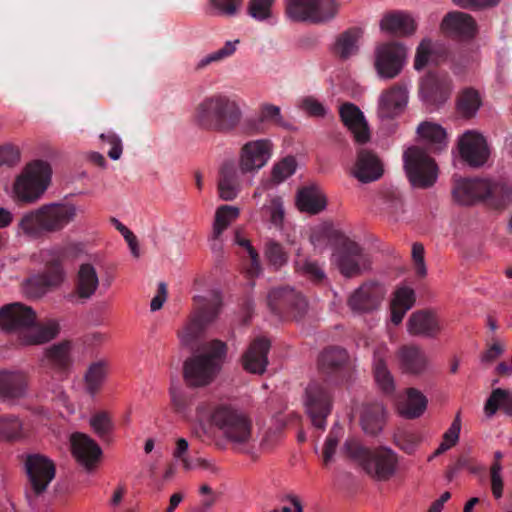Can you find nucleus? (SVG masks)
<instances>
[{
  "instance_id": "nucleus-1",
  "label": "nucleus",
  "mask_w": 512,
  "mask_h": 512,
  "mask_svg": "<svg viewBox=\"0 0 512 512\" xmlns=\"http://www.w3.org/2000/svg\"><path fill=\"white\" fill-rule=\"evenodd\" d=\"M0 329L19 333L24 344L38 345L54 339L60 327L55 320L38 323L36 312L30 306L14 302L0 309Z\"/></svg>"
},
{
  "instance_id": "nucleus-2",
  "label": "nucleus",
  "mask_w": 512,
  "mask_h": 512,
  "mask_svg": "<svg viewBox=\"0 0 512 512\" xmlns=\"http://www.w3.org/2000/svg\"><path fill=\"white\" fill-rule=\"evenodd\" d=\"M78 213L76 205L70 202H53L25 213L19 223V232L39 239L45 235L62 231L72 223Z\"/></svg>"
},
{
  "instance_id": "nucleus-3",
  "label": "nucleus",
  "mask_w": 512,
  "mask_h": 512,
  "mask_svg": "<svg viewBox=\"0 0 512 512\" xmlns=\"http://www.w3.org/2000/svg\"><path fill=\"white\" fill-rule=\"evenodd\" d=\"M242 112L237 102L224 94L205 97L195 108L193 121L200 129L230 132L240 123Z\"/></svg>"
},
{
  "instance_id": "nucleus-4",
  "label": "nucleus",
  "mask_w": 512,
  "mask_h": 512,
  "mask_svg": "<svg viewBox=\"0 0 512 512\" xmlns=\"http://www.w3.org/2000/svg\"><path fill=\"white\" fill-rule=\"evenodd\" d=\"M227 355V345L221 340L204 343L183 365V376L192 387L210 384L219 371Z\"/></svg>"
},
{
  "instance_id": "nucleus-5",
  "label": "nucleus",
  "mask_w": 512,
  "mask_h": 512,
  "mask_svg": "<svg viewBox=\"0 0 512 512\" xmlns=\"http://www.w3.org/2000/svg\"><path fill=\"white\" fill-rule=\"evenodd\" d=\"M193 301L195 310L184 328L178 332V336L184 346L196 351L198 340L220 313L222 298L219 292L212 291L208 297L195 296Z\"/></svg>"
},
{
  "instance_id": "nucleus-6",
  "label": "nucleus",
  "mask_w": 512,
  "mask_h": 512,
  "mask_svg": "<svg viewBox=\"0 0 512 512\" xmlns=\"http://www.w3.org/2000/svg\"><path fill=\"white\" fill-rule=\"evenodd\" d=\"M51 176L50 165L42 160L29 163L16 178L14 193L21 202L37 201L48 187Z\"/></svg>"
},
{
  "instance_id": "nucleus-7",
  "label": "nucleus",
  "mask_w": 512,
  "mask_h": 512,
  "mask_svg": "<svg viewBox=\"0 0 512 512\" xmlns=\"http://www.w3.org/2000/svg\"><path fill=\"white\" fill-rule=\"evenodd\" d=\"M332 261L346 278L357 277L371 266L369 254L365 249L357 242L342 235L338 238Z\"/></svg>"
},
{
  "instance_id": "nucleus-8",
  "label": "nucleus",
  "mask_w": 512,
  "mask_h": 512,
  "mask_svg": "<svg viewBox=\"0 0 512 512\" xmlns=\"http://www.w3.org/2000/svg\"><path fill=\"white\" fill-rule=\"evenodd\" d=\"M286 15L295 22L324 24L338 13L335 0H285Z\"/></svg>"
},
{
  "instance_id": "nucleus-9",
  "label": "nucleus",
  "mask_w": 512,
  "mask_h": 512,
  "mask_svg": "<svg viewBox=\"0 0 512 512\" xmlns=\"http://www.w3.org/2000/svg\"><path fill=\"white\" fill-rule=\"evenodd\" d=\"M404 169L414 187H431L437 179V165L423 148L409 147L403 154Z\"/></svg>"
},
{
  "instance_id": "nucleus-10",
  "label": "nucleus",
  "mask_w": 512,
  "mask_h": 512,
  "mask_svg": "<svg viewBox=\"0 0 512 512\" xmlns=\"http://www.w3.org/2000/svg\"><path fill=\"white\" fill-rule=\"evenodd\" d=\"M267 306L271 313L282 319H299L307 310L304 296L290 286H280L269 291Z\"/></svg>"
},
{
  "instance_id": "nucleus-11",
  "label": "nucleus",
  "mask_w": 512,
  "mask_h": 512,
  "mask_svg": "<svg viewBox=\"0 0 512 512\" xmlns=\"http://www.w3.org/2000/svg\"><path fill=\"white\" fill-rule=\"evenodd\" d=\"M206 420L207 427L206 424L200 422L203 433H210L214 427L234 448H243L252 439L250 418H206Z\"/></svg>"
},
{
  "instance_id": "nucleus-12",
  "label": "nucleus",
  "mask_w": 512,
  "mask_h": 512,
  "mask_svg": "<svg viewBox=\"0 0 512 512\" xmlns=\"http://www.w3.org/2000/svg\"><path fill=\"white\" fill-rule=\"evenodd\" d=\"M375 68L383 79H393L402 71L407 56L406 47L397 41L381 43L376 48Z\"/></svg>"
},
{
  "instance_id": "nucleus-13",
  "label": "nucleus",
  "mask_w": 512,
  "mask_h": 512,
  "mask_svg": "<svg viewBox=\"0 0 512 512\" xmlns=\"http://www.w3.org/2000/svg\"><path fill=\"white\" fill-rule=\"evenodd\" d=\"M318 367L325 380L333 384L343 383L351 375L347 351L336 346L323 350L318 358Z\"/></svg>"
},
{
  "instance_id": "nucleus-14",
  "label": "nucleus",
  "mask_w": 512,
  "mask_h": 512,
  "mask_svg": "<svg viewBox=\"0 0 512 512\" xmlns=\"http://www.w3.org/2000/svg\"><path fill=\"white\" fill-rule=\"evenodd\" d=\"M452 79L446 73L428 72L419 83V96L427 107L438 108L450 97Z\"/></svg>"
},
{
  "instance_id": "nucleus-15",
  "label": "nucleus",
  "mask_w": 512,
  "mask_h": 512,
  "mask_svg": "<svg viewBox=\"0 0 512 512\" xmlns=\"http://www.w3.org/2000/svg\"><path fill=\"white\" fill-rule=\"evenodd\" d=\"M24 466L33 493L42 495L55 477L54 462L42 454H31L26 457Z\"/></svg>"
},
{
  "instance_id": "nucleus-16",
  "label": "nucleus",
  "mask_w": 512,
  "mask_h": 512,
  "mask_svg": "<svg viewBox=\"0 0 512 512\" xmlns=\"http://www.w3.org/2000/svg\"><path fill=\"white\" fill-rule=\"evenodd\" d=\"M386 295V288L377 281H365L348 297L349 308L356 313L377 310Z\"/></svg>"
},
{
  "instance_id": "nucleus-17",
  "label": "nucleus",
  "mask_w": 512,
  "mask_h": 512,
  "mask_svg": "<svg viewBox=\"0 0 512 512\" xmlns=\"http://www.w3.org/2000/svg\"><path fill=\"white\" fill-rule=\"evenodd\" d=\"M272 156V143L267 139L249 141L240 151L241 172L253 173L264 167Z\"/></svg>"
},
{
  "instance_id": "nucleus-18",
  "label": "nucleus",
  "mask_w": 512,
  "mask_h": 512,
  "mask_svg": "<svg viewBox=\"0 0 512 512\" xmlns=\"http://www.w3.org/2000/svg\"><path fill=\"white\" fill-rule=\"evenodd\" d=\"M397 467V454L390 448L378 447L372 451L364 470L377 481H388L396 474Z\"/></svg>"
},
{
  "instance_id": "nucleus-19",
  "label": "nucleus",
  "mask_w": 512,
  "mask_h": 512,
  "mask_svg": "<svg viewBox=\"0 0 512 512\" xmlns=\"http://www.w3.org/2000/svg\"><path fill=\"white\" fill-rule=\"evenodd\" d=\"M63 256L59 253L52 254L46 259L45 271L28 281V286L33 289L31 293L35 297L44 295L50 288L60 285L64 280V270L62 266Z\"/></svg>"
},
{
  "instance_id": "nucleus-20",
  "label": "nucleus",
  "mask_w": 512,
  "mask_h": 512,
  "mask_svg": "<svg viewBox=\"0 0 512 512\" xmlns=\"http://www.w3.org/2000/svg\"><path fill=\"white\" fill-rule=\"evenodd\" d=\"M71 454L87 471H92L100 461L102 450L88 435L73 433L70 437Z\"/></svg>"
},
{
  "instance_id": "nucleus-21",
  "label": "nucleus",
  "mask_w": 512,
  "mask_h": 512,
  "mask_svg": "<svg viewBox=\"0 0 512 512\" xmlns=\"http://www.w3.org/2000/svg\"><path fill=\"white\" fill-rule=\"evenodd\" d=\"M459 153L471 167L484 165L489 157L485 138L476 132L467 131L459 139Z\"/></svg>"
},
{
  "instance_id": "nucleus-22",
  "label": "nucleus",
  "mask_w": 512,
  "mask_h": 512,
  "mask_svg": "<svg viewBox=\"0 0 512 512\" xmlns=\"http://www.w3.org/2000/svg\"><path fill=\"white\" fill-rule=\"evenodd\" d=\"M443 326L437 313L430 309L414 311L407 321V331L412 336L437 338Z\"/></svg>"
},
{
  "instance_id": "nucleus-23",
  "label": "nucleus",
  "mask_w": 512,
  "mask_h": 512,
  "mask_svg": "<svg viewBox=\"0 0 512 512\" xmlns=\"http://www.w3.org/2000/svg\"><path fill=\"white\" fill-rule=\"evenodd\" d=\"M71 348L70 341L51 345L45 350L41 360L42 366L53 371L59 379H64L68 376L73 364Z\"/></svg>"
},
{
  "instance_id": "nucleus-24",
  "label": "nucleus",
  "mask_w": 512,
  "mask_h": 512,
  "mask_svg": "<svg viewBox=\"0 0 512 512\" xmlns=\"http://www.w3.org/2000/svg\"><path fill=\"white\" fill-rule=\"evenodd\" d=\"M440 27L448 37L460 40L472 39L477 32L474 18L461 11L448 12L442 19Z\"/></svg>"
},
{
  "instance_id": "nucleus-25",
  "label": "nucleus",
  "mask_w": 512,
  "mask_h": 512,
  "mask_svg": "<svg viewBox=\"0 0 512 512\" xmlns=\"http://www.w3.org/2000/svg\"><path fill=\"white\" fill-rule=\"evenodd\" d=\"M408 102L405 86L395 84L383 91L378 100L377 115L381 119H393L401 114Z\"/></svg>"
},
{
  "instance_id": "nucleus-26",
  "label": "nucleus",
  "mask_w": 512,
  "mask_h": 512,
  "mask_svg": "<svg viewBox=\"0 0 512 512\" xmlns=\"http://www.w3.org/2000/svg\"><path fill=\"white\" fill-rule=\"evenodd\" d=\"M270 341L264 337L254 339L242 356L243 368L253 374H263L268 365Z\"/></svg>"
},
{
  "instance_id": "nucleus-27",
  "label": "nucleus",
  "mask_w": 512,
  "mask_h": 512,
  "mask_svg": "<svg viewBox=\"0 0 512 512\" xmlns=\"http://www.w3.org/2000/svg\"><path fill=\"white\" fill-rule=\"evenodd\" d=\"M488 191V180L460 179L453 187V198L461 205H473L483 201L484 193Z\"/></svg>"
},
{
  "instance_id": "nucleus-28",
  "label": "nucleus",
  "mask_w": 512,
  "mask_h": 512,
  "mask_svg": "<svg viewBox=\"0 0 512 512\" xmlns=\"http://www.w3.org/2000/svg\"><path fill=\"white\" fill-rule=\"evenodd\" d=\"M352 174L362 183L373 182L382 176L383 166L375 153L360 149Z\"/></svg>"
},
{
  "instance_id": "nucleus-29",
  "label": "nucleus",
  "mask_w": 512,
  "mask_h": 512,
  "mask_svg": "<svg viewBox=\"0 0 512 512\" xmlns=\"http://www.w3.org/2000/svg\"><path fill=\"white\" fill-rule=\"evenodd\" d=\"M362 37L363 29L360 27L354 26L344 30L336 36L331 47L332 54L341 61L350 59L358 54Z\"/></svg>"
},
{
  "instance_id": "nucleus-30",
  "label": "nucleus",
  "mask_w": 512,
  "mask_h": 512,
  "mask_svg": "<svg viewBox=\"0 0 512 512\" xmlns=\"http://www.w3.org/2000/svg\"><path fill=\"white\" fill-rule=\"evenodd\" d=\"M447 47L440 42H433L429 38L423 39L416 49L414 68L417 71L424 69L429 63L440 65L448 58Z\"/></svg>"
},
{
  "instance_id": "nucleus-31",
  "label": "nucleus",
  "mask_w": 512,
  "mask_h": 512,
  "mask_svg": "<svg viewBox=\"0 0 512 512\" xmlns=\"http://www.w3.org/2000/svg\"><path fill=\"white\" fill-rule=\"evenodd\" d=\"M339 114L343 124L353 133L356 142L366 143L370 138L369 129L361 110L352 103L340 106Z\"/></svg>"
},
{
  "instance_id": "nucleus-32",
  "label": "nucleus",
  "mask_w": 512,
  "mask_h": 512,
  "mask_svg": "<svg viewBox=\"0 0 512 512\" xmlns=\"http://www.w3.org/2000/svg\"><path fill=\"white\" fill-rule=\"evenodd\" d=\"M27 375L22 371H0V395L4 401H14L26 395Z\"/></svg>"
},
{
  "instance_id": "nucleus-33",
  "label": "nucleus",
  "mask_w": 512,
  "mask_h": 512,
  "mask_svg": "<svg viewBox=\"0 0 512 512\" xmlns=\"http://www.w3.org/2000/svg\"><path fill=\"white\" fill-rule=\"evenodd\" d=\"M99 286V278L95 267L90 263L81 264L74 283V292L71 297H76L85 302L90 299Z\"/></svg>"
},
{
  "instance_id": "nucleus-34",
  "label": "nucleus",
  "mask_w": 512,
  "mask_h": 512,
  "mask_svg": "<svg viewBox=\"0 0 512 512\" xmlns=\"http://www.w3.org/2000/svg\"><path fill=\"white\" fill-rule=\"evenodd\" d=\"M389 350L386 345H378L373 351V374L378 387L386 394L393 393L394 379L387 366Z\"/></svg>"
},
{
  "instance_id": "nucleus-35",
  "label": "nucleus",
  "mask_w": 512,
  "mask_h": 512,
  "mask_svg": "<svg viewBox=\"0 0 512 512\" xmlns=\"http://www.w3.org/2000/svg\"><path fill=\"white\" fill-rule=\"evenodd\" d=\"M398 359L401 369L405 373L419 375L428 366V358L424 350L414 344L403 345L398 350Z\"/></svg>"
},
{
  "instance_id": "nucleus-36",
  "label": "nucleus",
  "mask_w": 512,
  "mask_h": 512,
  "mask_svg": "<svg viewBox=\"0 0 512 512\" xmlns=\"http://www.w3.org/2000/svg\"><path fill=\"white\" fill-rule=\"evenodd\" d=\"M305 405L308 416H328L332 408L331 396L320 385L310 384L306 388Z\"/></svg>"
},
{
  "instance_id": "nucleus-37",
  "label": "nucleus",
  "mask_w": 512,
  "mask_h": 512,
  "mask_svg": "<svg viewBox=\"0 0 512 512\" xmlns=\"http://www.w3.org/2000/svg\"><path fill=\"white\" fill-rule=\"evenodd\" d=\"M417 133L425 149L430 153H438L447 147L446 131L438 124L425 121L417 128Z\"/></svg>"
},
{
  "instance_id": "nucleus-38",
  "label": "nucleus",
  "mask_w": 512,
  "mask_h": 512,
  "mask_svg": "<svg viewBox=\"0 0 512 512\" xmlns=\"http://www.w3.org/2000/svg\"><path fill=\"white\" fill-rule=\"evenodd\" d=\"M218 191L221 199L234 200L240 191V174L231 162L222 165L218 179Z\"/></svg>"
},
{
  "instance_id": "nucleus-39",
  "label": "nucleus",
  "mask_w": 512,
  "mask_h": 512,
  "mask_svg": "<svg viewBox=\"0 0 512 512\" xmlns=\"http://www.w3.org/2000/svg\"><path fill=\"white\" fill-rule=\"evenodd\" d=\"M326 204V198L317 186L302 187L297 192L296 205L301 212L315 215L324 210Z\"/></svg>"
},
{
  "instance_id": "nucleus-40",
  "label": "nucleus",
  "mask_w": 512,
  "mask_h": 512,
  "mask_svg": "<svg viewBox=\"0 0 512 512\" xmlns=\"http://www.w3.org/2000/svg\"><path fill=\"white\" fill-rule=\"evenodd\" d=\"M382 31L397 36H408L415 32L416 24L411 16L403 12H392L385 15L381 22Z\"/></svg>"
},
{
  "instance_id": "nucleus-41",
  "label": "nucleus",
  "mask_w": 512,
  "mask_h": 512,
  "mask_svg": "<svg viewBox=\"0 0 512 512\" xmlns=\"http://www.w3.org/2000/svg\"><path fill=\"white\" fill-rule=\"evenodd\" d=\"M512 189L504 183L488 181V191L484 193L483 201L495 209L504 208L510 201Z\"/></svg>"
},
{
  "instance_id": "nucleus-42",
  "label": "nucleus",
  "mask_w": 512,
  "mask_h": 512,
  "mask_svg": "<svg viewBox=\"0 0 512 512\" xmlns=\"http://www.w3.org/2000/svg\"><path fill=\"white\" fill-rule=\"evenodd\" d=\"M484 408L489 415H493L501 409L506 414L512 416V390L494 389L487 399Z\"/></svg>"
},
{
  "instance_id": "nucleus-43",
  "label": "nucleus",
  "mask_w": 512,
  "mask_h": 512,
  "mask_svg": "<svg viewBox=\"0 0 512 512\" xmlns=\"http://www.w3.org/2000/svg\"><path fill=\"white\" fill-rule=\"evenodd\" d=\"M480 105V95L473 88H465L458 96L457 108L464 117L474 116Z\"/></svg>"
},
{
  "instance_id": "nucleus-44",
  "label": "nucleus",
  "mask_w": 512,
  "mask_h": 512,
  "mask_svg": "<svg viewBox=\"0 0 512 512\" xmlns=\"http://www.w3.org/2000/svg\"><path fill=\"white\" fill-rule=\"evenodd\" d=\"M106 373H107L106 363L103 361H98V362L92 363L89 366V368L85 374V386H86V391L90 395L93 396L99 391V389L105 379Z\"/></svg>"
},
{
  "instance_id": "nucleus-45",
  "label": "nucleus",
  "mask_w": 512,
  "mask_h": 512,
  "mask_svg": "<svg viewBox=\"0 0 512 512\" xmlns=\"http://www.w3.org/2000/svg\"><path fill=\"white\" fill-rule=\"evenodd\" d=\"M239 40L227 41L220 49L204 56L195 66L197 71L204 69L210 64L219 63L231 57L237 50Z\"/></svg>"
},
{
  "instance_id": "nucleus-46",
  "label": "nucleus",
  "mask_w": 512,
  "mask_h": 512,
  "mask_svg": "<svg viewBox=\"0 0 512 512\" xmlns=\"http://www.w3.org/2000/svg\"><path fill=\"white\" fill-rule=\"evenodd\" d=\"M239 216V209L234 206L222 205L216 210L213 235L217 239L229 224Z\"/></svg>"
},
{
  "instance_id": "nucleus-47",
  "label": "nucleus",
  "mask_w": 512,
  "mask_h": 512,
  "mask_svg": "<svg viewBox=\"0 0 512 512\" xmlns=\"http://www.w3.org/2000/svg\"><path fill=\"white\" fill-rule=\"evenodd\" d=\"M373 450L364 447L356 440H347L342 448V452L346 458L357 462L363 469L369 460Z\"/></svg>"
},
{
  "instance_id": "nucleus-48",
  "label": "nucleus",
  "mask_w": 512,
  "mask_h": 512,
  "mask_svg": "<svg viewBox=\"0 0 512 512\" xmlns=\"http://www.w3.org/2000/svg\"><path fill=\"white\" fill-rule=\"evenodd\" d=\"M27 433L20 418H0V438L14 440L26 436Z\"/></svg>"
},
{
  "instance_id": "nucleus-49",
  "label": "nucleus",
  "mask_w": 512,
  "mask_h": 512,
  "mask_svg": "<svg viewBox=\"0 0 512 512\" xmlns=\"http://www.w3.org/2000/svg\"><path fill=\"white\" fill-rule=\"evenodd\" d=\"M426 396L416 388L407 390L406 412L402 416H421L427 408Z\"/></svg>"
},
{
  "instance_id": "nucleus-50",
  "label": "nucleus",
  "mask_w": 512,
  "mask_h": 512,
  "mask_svg": "<svg viewBox=\"0 0 512 512\" xmlns=\"http://www.w3.org/2000/svg\"><path fill=\"white\" fill-rule=\"evenodd\" d=\"M295 270L317 284L322 283L326 279V274L322 266L313 260L304 259L295 261Z\"/></svg>"
},
{
  "instance_id": "nucleus-51",
  "label": "nucleus",
  "mask_w": 512,
  "mask_h": 512,
  "mask_svg": "<svg viewBox=\"0 0 512 512\" xmlns=\"http://www.w3.org/2000/svg\"><path fill=\"white\" fill-rule=\"evenodd\" d=\"M287 426L284 418H272L260 443L262 448L273 447L282 437Z\"/></svg>"
},
{
  "instance_id": "nucleus-52",
  "label": "nucleus",
  "mask_w": 512,
  "mask_h": 512,
  "mask_svg": "<svg viewBox=\"0 0 512 512\" xmlns=\"http://www.w3.org/2000/svg\"><path fill=\"white\" fill-rule=\"evenodd\" d=\"M297 163L294 157L288 156L274 164L271 171V182L280 184L296 171Z\"/></svg>"
},
{
  "instance_id": "nucleus-53",
  "label": "nucleus",
  "mask_w": 512,
  "mask_h": 512,
  "mask_svg": "<svg viewBox=\"0 0 512 512\" xmlns=\"http://www.w3.org/2000/svg\"><path fill=\"white\" fill-rule=\"evenodd\" d=\"M199 414H205V416H243L239 414L237 410L227 402L222 403H202L197 407Z\"/></svg>"
},
{
  "instance_id": "nucleus-54",
  "label": "nucleus",
  "mask_w": 512,
  "mask_h": 512,
  "mask_svg": "<svg viewBox=\"0 0 512 512\" xmlns=\"http://www.w3.org/2000/svg\"><path fill=\"white\" fill-rule=\"evenodd\" d=\"M262 211L269 215V220L275 227H281L284 220L283 200L279 196L270 199L269 203L262 207Z\"/></svg>"
},
{
  "instance_id": "nucleus-55",
  "label": "nucleus",
  "mask_w": 512,
  "mask_h": 512,
  "mask_svg": "<svg viewBox=\"0 0 512 512\" xmlns=\"http://www.w3.org/2000/svg\"><path fill=\"white\" fill-rule=\"evenodd\" d=\"M265 256L275 268H280L287 263L288 255L283 246L275 241H269L265 246Z\"/></svg>"
},
{
  "instance_id": "nucleus-56",
  "label": "nucleus",
  "mask_w": 512,
  "mask_h": 512,
  "mask_svg": "<svg viewBox=\"0 0 512 512\" xmlns=\"http://www.w3.org/2000/svg\"><path fill=\"white\" fill-rule=\"evenodd\" d=\"M460 429V418H455L450 428L444 433L443 440L440 443L439 447L435 450L434 456H438L456 445L459 439Z\"/></svg>"
},
{
  "instance_id": "nucleus-57",
  "label": "nucleus",
  "mask_w": 512,
  "mask_h": 512,
  "mask_svg": "<svg viewBox=\"0 0 512 512\" xmlns=\"http://www.w3.org/2000/svg\"><path fill=\"white\" fill-rule=\"evenodd\" d=\"M93 432L105 442H111L114 433V424L111 418H90Z\"/></svg>"
},
{
  "instance_id": "nucleus-58",
  "label": "nucleus",
  "mask_w": 512,
  "mask_h": 512,
  "mask_svg": "<svg viewBox=\"0 0 512 512\" xmlns=\"http://www.w3.org/2000/svg\"><path fill=\"white\" fill-rule=\"evenodd\" d=\"M421 437L413 432L400 431L394 435V443L408 454H412L420 443Z\"/></svg>"
},
{
  "instance_id": "nucleus-59",
  "label": "nucleus",
  "mask_w": 512,
  "mask_h": 512,
  "mask_svg": "<svg viewBox=\"0 0 512 512\" xmlns=\"http://www.w3.org/2000/svg\"><path fill=\"white\" fill-rule=\"evenodd\" d=\"M274 0H250L248 13L258 21L266 20L271 15V6Z\"/></svg>"
},
{
  "instance_id": "nucleus-60",
  "label": "nucleus",
  "mask_w": 512,
  "mask_h": 512,
  "mask_svg": "<svg viewBox=\"0 0 512 512\" xmlns=\"http://www.w3.org/2000/svg\"><path fill=\"white\" fill-rule=\"evenodd\" d=\"M414 290L409 287H401L396 290L394 298L391 302L392 305L409 310L415 303Z\"/></svg>"
},
{
  "instance_id": "nucleus-61",
  "label": "nucleus",
  "mask_w": 512,
  "mask_h": 512,
  "mask_svg": "<svg viewBox=\"0 0 512 512\" xmlns=\"http://www.w3.org/2000/svg\"><path fill=\"white\" fill-rule=\"evenodd\" d=\"M102 141L107 142L111 148L108 151V156L113 160H118L122 155V141L114 132L103 133L100 135Z\"/></svg>"
},
{
  "instance_id": "nucleus-62",
  "label": "nucleus",
  "mask_w": 512,
  "mask_h": 512,
  "mask_svg": "<svg viewBox=\"0 0 512 512\" xmlns=\"http://www.w3.org/2000/svg\"><path fill=\"white\" fill-rule=\"evenodd\" d=\"M412 259L416 275L419 277H425L427 269L424 261V246L421 243L416 242L413 244Z\"/></svg>"
},
{
  "instance_id": "nucleus-63",
  "label": "nucleus",
  "mask_w": 512,
  "mask_h": 512,
  "mask_svg": "<svg viewBox=\"0 0 512 512\" xmlns=\"http://www.w3.org/2000/svg\"><path fill=\"white\" fill-rule=\"evenodd\" d=\"M501 471L498 464L490 467L491 491L496 499H500L503 495L504 482Z\"/></svg>"
},
{
  "instance_id": "nucleus-64",
  "label": "nucleus",
  "mask_w": 512,
  "mask_h": 512,
  "mask_svg": "<svg viewBox=\"0 0 512 512\" xmlns=\"http://www.w3.org/2000/svg\"><path fill=\"white\" fill-rule=\"evenodd\" d=\"M385 418H361L360 425L365 434L370 436L378 435L384 428Z\"/></svg>"
}]
</instances>
